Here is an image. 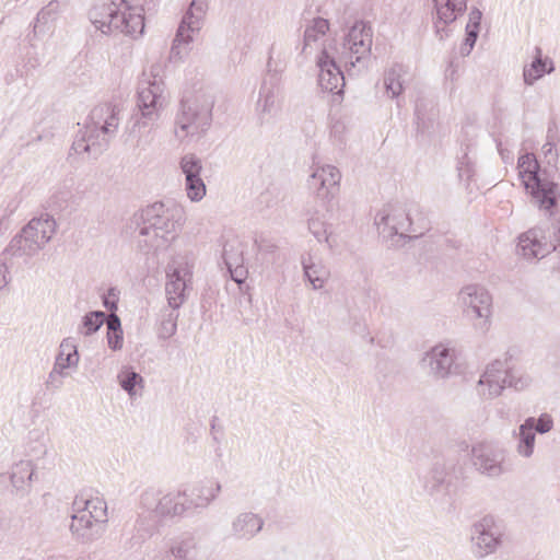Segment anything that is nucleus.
<instances>
[{
    "instance_id": "nucleus-43",
    "label": "nucleus",
    "mask_w": 560,
    "mask_h": 560,
    "mask_svg": "<svg viewBox=\"0 0 560 560\" xmlns=\"http://www.w3.org/2000/svg\"><path fill=\"white\" fill-rule=\"evenodd\" d=\"M68 0H51L45 8H43L38 14L37 20L45 23L54 21L58 11L63 8L66 9Z\"/></svg>"
},
{
    "instance_id": "nucleus-16",
    "label": "nucleus",
    "mask_w": 560,
    "mask_h": 560,
    "mask_svg": "<svg viewBox=\"0 0 560 560\" xmlns=\"http://www.w3.org/2000/svg\"><path fill=\"white\" fill-rule=\"evenodd\" d=\"M208 10L207 0H192L188 10L184 14L177 28L173 45L171 47L172 59H183L188 52L187 46L194 40L202 26Z\"/></svg>"
},
{
    "instance_id": "nucleus-27",
    "label": "nucleus",
    "mask_w": 560,
    "mask_h": 560,
    "mask_svg": "<svg viewBox=\"0 0 560 560\" xmlns=\"http://www.w3.org/2000/svg\"><path fill=\"white\" fill-rule=\"evenodd\" d=\"M70 342L69 338H65L60 343V353L56 358L52 371L47 381V386L57 389L62 384V378L69 375L70 368Z\"/></svg>"
},
{
    "instance_id": "nucleus-47",
    "label": "nucleus",
    "mask_w": 560,
    "mask_h": 560,
    "mask_svg": "<svg viewBox=\"0 0 560 560\" xmlns=\"http://www.w3.org/2000/svg\"><path fill=\"white\" fill-rule=\"evenodd\" d=\"M228 270L231 275V278L237 283H242L247 277V269L245 268L244 262L232 265L231 268H228Z\"/></svg>"
},
{
    "instance_id": "nucleus-7",
    "label": "nucleus",
    "mask_w": 560,
    "mask_h": 560,
    "mask_svg": "<svg viewBox=\"0 0 560 560\" xmlns=\"http://www.w3.org/2000/svg\"><path fill=\"white\" fill-rule=\"evenodd\" d=\"M107 523V504L92 490L82 491L72 501V532L83 544L97 540Z\"/></svg>"
},
{
    "instance_id": "nucleus-49",
    "label": "nucleus",
    "mask_w": 560,
    "mask_h": 560,
    "mask_svg": "<svg viewBox=\"0 0 560 560\" xmlns=\"http://www.w3.org/2000/svg\"><path fill=\"white\" fill-rule=\"evenodd\" d=\"M117 302H118L117 290L115 288H110L107 291V294L104 296V305H105V307H107L109 311L113 312V311L117 310Z\"/></svg>"
},
{
    "instance_id": "nucleus-29",
    "label": "nucleus",
    "mask_w": 560,
    "mask_h": 560,
    "mask_svg": "<svg viewBox=\"0 0 560 560\" xmlns=\"http://www.w3.org/2000/svg\"><path fill=\"white\" fill-rule=\"evenodd\" d=\"M533 417L527 418L514 432L517 439L516 453L524 458H529L534 454L536 434L532 430Z\"/></svg>"
},
{
    "instance_id": "nucleus-39",
    "label": "nucleus",
    "mask_w": 560,
    "mask_h": 560,
    "mask_svg": "<svg viewBox=\"0 0 560 560\" xmlns=\"http://www.w3.org/2000/svg\"><path fill=\"white\" fill-rule=\"evenodd\" d=\"M119 385L130 397L136 395V385L142 382V377L129 368H124L118 374Z\"/></svg>"
},
{
    "instance_id": "nucleus-4",
    "label": "nucleus",
    "mask_w": 560,
    "mask_h": 560,
    "mask_svg": "<svg viewBox=\"0 0 560 560\" xmlns=\"http://www.w3.org/2000/svg\"><path fill=\"white\" fill-rule=\"evenodd\" d=\"M121 112V104L116 101L96 105L91 110L83 129L79 130L82 133L81 139L72 143V149L77 153H100L116 136Z\"/></svg>"
},
{
    "instance_id": "nucleus-48",
    "label": "nucleus",
    "mask_w": 560,
    "mask_h": 560,
    "mask_svg": "<svg viewBox=\"0 0 560 560\" xmlns=\"http://www.w3.org/2000/svg\"><path fill=\"white\" fill-rule=\"evenodd\" d=\"M481 19L482 12L477 8H472L469 12V19L466 28L479 31Z\"/></svg>"
},
{
    "instance_id": "nucleus-25",
    "label": "nucleus",
    "mask_w": 560,
    "mask_h": 560,
    "mask_svg": "<svg viewBox=\"0 0 560 560\" xmlns=\"http://www.w3.org/2000/svg\"><path fill=\"white\" fill-rule=\"evenodd\" d=\"M221 485L219 482H199L190 490L188 489V502L191 512L206 509L220 493Z\"/></svg>"
},
{
    "instance_id": "nucleus-13",
    "label": "nucleus",
    "mask_w": 560,
    "mask_h": 560,
    "mask_svg": "<svg viewBox=\"0 0 560 560\" xmlns=\"http://www.w3.org/2000/svg\"><path fill=\"white\" fill-rule=\"evenodd\" d=\"M194 265L186 256L173 257L165 267V295L172 310L188 299L192 285Z\"/></svg>"
},
{
    "instance_id": "nucleus-35",
    "label": "nucleus",
    "mask_w": 560,
    "mask_h": 560,
    "mask_svg": "<svg viewBox=\"0 0 560 560\" xmlns=\"http://www.w3.org/2000/svg\"><path fill=\"white\" fill-rule=\"evenodd\" d=\"M244 245L237 237L228 238L223 243L222 259L226 268L244 262Z\"/></svg>"
},
{
    "instance_id": "nucleus-42",
    "label": "nucleus",
    "mask_w": 560,
    "mask_h": 560,
    "mask_svg": "<svg viewBox=\"0 0 560 560\" xmlns=\"http://www.w3.org/2000/svg\"><path fill=\"white\" fill-rule=\"evenodd\" d=\"M307 224L310 232L318 242L328 241L327 224L319 214H313L308 219Z\"/></svg>"
},
{
    "instance_id": "nucleus-9",
    "label": "nucleus",
    "mask_w": 560,
    "mask_h": 560,
    "mask_svg": "<svg viewBox=\"0 0 560 560\" xmlns=\"http://www.w3.org/2000/svg\"><path fill=\"white\" fill-rule=\"evenodd\" d=\"M528 384V376L518 374L508 360H494L487 365L477 383L476 390L482 399H493L500 396L505 387L521 390Z\"/></svg>"
},
{
    "instance_id": "nucleus-12",
    "label": "nucleus",
    "mask_w": 560,
    "mask_h": 560,
    "mask_svg": "<svg viewBox=\"0 0 560 560\" xmlns=\"http://www.w3.org/2000/svg\"><path fill=\"white\" fill-rule=\"evenodd\" d=\"M188 502V489H176L164 492L159 489H147L140 495V506L153 510L164 521L183 518L191 514Z\"/></svg>"
},
{
    "instance_id": "nucleus-55",
    "label": "nucleus",
    "mask_w": 560,
    "mask_h": 560,
    "mask_svg": "<svg viewBox=\"0 0 560 560\" xmlns=\"http://www.w3.org/2000/svg\"><path fill=\"white\" fill-rule=\"evenodd\" d=\"M77 353H78V352H77V349L74 348V349H73V351H72V357H73V355H77Z\"/></svg>"
},
{
    "instance_id": "nucleus-44",
    "label": "nucleus",
    "mask_w": 560,
    "mask_h": 560,
    "mask_svg": "<svg viewBox=\"0 0 560 560\" xmlns=\"http://www.w3.org/2000/svg\"><path fill=\"white\" fill-rule=\"evenodd\" d=\"M175 311L176 310H173L163 318L160 329H159L160 338L168 339L175 335V332L177 330V318H178V314L175 313Z\"/></svg>"
},
{
    "instance_id": "nucleus-15",
    "label": "nucleus",
    "mask_w": 560,
    "mask_h": 560,
    "mask_svg": "<svg viewBox=\"0 0 560 560\" xmlns=\"http://www.w3.org/2000/svg\"><path fill=\"white\" fill-rule=\"evenodd\" d=\"M458 302L464 314L474 320V326L480 332L489 330L492 316V296L479 284H468L458 293Z\"/></svg>"
},
{
    "instance_id": "nucleus-31",
    "label": "nucleus",
    "mask_w": 560,
    "mask_h": 560,
    "mask_svg": "<svg viewBox=\"0 0 560 560\" xmlns=\"http://www.w3.org/2000/svg\"><path fill=\"white\" fill-rule=\"evenodd\" d=\"M303 270L314 290L324 288L330 276L326 266L320 261L315 262L311 258L303 260Z\"/></svg>"
},
{
    "instance_id": "nucleus-3",
    "label": "nucleus",
    "mask_w": 560,
    "mask_h": 560,
    "mask_svg": "<svg viewBox=\"0 0 560 560\" xmlns=\"http://www.w3.org/2000/svg\"><path fill=\"white\" fill-rule=\"evenodd\" d=\"M89 20L105 35L120 33L131 38L144 32V16L140 8H132L125 0H98L89 11Z\"/></svg>"
},
{
    "instance_id": "nucleus-34",
    "label": "nucleus",
    "mask_w": 560,
    "mask_h": 560,
    "mask_svg": "<svg viewBox=\"0 0 560 560\" xmlns=\"http://www.w3.org/2000/svg\"><path fill=\"white\" fill-rule=\"evenodd\" d=\"M34 476L31 460H21L12 467L10 475L12 486L16 490H25Z\"/></svg>"
},
{
    "instance_id": "nucleus-5",
    "label": "nucleus",
    "mask_w": 560,
    "mask_h": 560,
    "mask_svg": "<svg viewBox=\"0 0 560 560\" xmlns=\"http://www.w3.org/2000/svg\"><path fill=\"white\" fill-rule=\"evenodd\" d=\"M214 100L205 92H196L182 100L174 119L173 135L180 144L201 139L212 124Z\"/></svg>"
},
{
    "instance_id": "nucleus-26",
    "label": "nucleus",
    "mask_w": 560,
    "mask_h": 560,
    "mask_svg": "<svg viewBox=\"0 0 560 560\" xmlns=\"http://www.w3.org/2000/svg\"><path fill=\"white\" fill-rule=\"evenodd\" d=\"M555 70V65L551 58L544 57L540 47L534 50V58L529 65L523 69V79L526 85H533L537 80L541 79L545 74L551 73Z\"/></svg>"
},
{
    "instance_id": "nucleus-38",
    "label": "nucleus",
    "mask_w": 560,
    "mask_h": 560,
    "mask_svg": "<svg viewBox=\"0 0 560 560\" xmlns=\"http://www.w3.org/2000/svg\"><path fill=\"white\" fill-rule=\"evenodd\" d=\"M458 179L463 183L466 190L474 191L475 184V166L467 155L459 160L457 165Z\"/></svg>"
},
{
    "instance_id": "nucleus-23",
    "label": "nucleus",
    "mask_w": 560,
    "mask_h": 560,
    "mask_svg": "<svg viewBox=\"0 0 560 560\" xmlns=\"http://www.w3.org/2000/svg\"><path fill=\"white\" fill-rule=\"evenodd\" d=\"M455 359V349L445 345H436L425 353L423 363L427 364L434 377L445 378L453 373Z\"/></svg>"
},
{
    "instance_id": "nucleus-19",
    "label": "nucleus",
    "mask_w": 560,
    "mask_h": 560,
    "mask_svg": "<svg viewBox=\"0 0 560 560\" xmlns=\"http://www.w3.org/2000/svg\"><path fill=\"white\" fill-rule=\"evenodd\" d=\"M340 179L339 170L334 165L326 164L313 168L307 184L318 199L329 200L338 190Z\"/></svg>"
},
{
    "instance_id": "nucleus-10",
    "label": "nucleus",
    "mask_w": 560,
    "mask_h": 560,
    "mask_svg": "<svg viewBox=\"0 0 560 560\" xmlns=\"http://www.w3.org/2000/svg\"><path fill=\"white\" fill-rule=\"evenodd\" d=\"M55 230L56 221L49 214L34 218L11 240L5 252L15 257L34 256L51 238Z\"/></svg>"
},
{
    "instance_id": "nucleus-41",
    "label": "nucleus",
    "mask_w": 560,
    "mask_h": 560,
    "mask_svg": "<svg viewBox=\"0 0 560 560\" xmlns=\"http://www.w3.org/2000/svg\"><path fill=\"white\" fill-rule=\"evenodd\" d=\"M106 319L107 317L104 312H91L83 318L82 332L88 336L97 331Z\"/></svg>"
},
{
    "instance_id": "nucleus-40",
    "label": "nucleus",
    "mask_w": 560,
    "mask_h": 560,
    "mask_svg": "<svg viewBox=\"0 0 560 560\" xmlns=\"http://www.w3.org/2000/svg\"><path fill=\"white\" fill-rule=\"evenodd\" d=\"M185 191L190 201L198 202L202 200L206 196L207 188L201 176L195 179L185 180Z\"/></svg>"
},
{
    "instance_id": "nucleus-45",
    "label": "nucleus",
    "mask_w": 560,
    "mask_h": 560,
    "mask_svg": "<svg viewBox=\"0 0 560 560\" xmlns=\"http://www.w3.org/2000/svg\"><path fill=\"white\" fill-rule=\"evenodd\" d=\"M553 422L551 418L547 415L539 417L538 419L533 418L532 430L536 434L538 433H547L552 429Z\"/></svg>"
},
{
    "instance_id": "nucleus-37",
    "label": "nucleus",
    "mask_w": 560,
    "mask_h": 560,
    "mask_svg": "<svg viewBox=\"0 0 560 560\" xmlns=\"http://www.w3.org/2000/svg\"><path fill=\"white\" fill-rule=\"evenodd\" d=\"M179 168L185 175V180L195 179L201 176L202 162L194 153H187L179 160Z\"/></svg>"
},
{
    "instance_id": "nucleus-17",
    "label": "nucleus",
    "mask_w": 560,
    "mask_h": 560,
    "mask_svg": "<svg viewBox=\"0 0 560 560\" xmlns=\"http://www.w3.org/2000/svg\"><path fill=\"white\" fill-rule=\"evenodd\" d=\"M502 538L503 527L501 522L493 515H485L471 526V551L477 558H485L499 549Z\"/></svg>"
},
{
    "instance_id": "nucleus-18",
    "label": "nucleus",
    "mask_w": 560,
    "mask_h": 560,
    "mask_svg": "<svg viewBox=\"0 0 560 560\" xmlns=\"http://www.w3.org/2000/svg\"><path fill=\"white\" fill-rule=\"evenodd\" d=\"M505 458V450L492 442H478L471 447L474 467L488 477H499L508 470Z\"/></svg>"
},
{
    "instance_id": "nucleus-6",
    "label": "nucleus",
    "mask_w": 560,
    "mask_h": 560,
    "mask_svg": "<svg viewBox=\"0 0 560 560\" xmlns=\"http://www.w3.org/2000/svg\"><path fill=\"white\" fill-rule=\"evenodd\" d=\"M375 225L385 236L419 237L429 230L430 222L416 202L389 203L376 213Z\"/></svg>"
},
{
    "instance_id": "nucleus-33",
    "label": "nucleus",
    "mask_w": 560,
    "mask_h": 560,
    "mask_svg": "<svg viewBox=\"0 0 560 560\" xmlns=\"http://www.w3.org/2000/svg\"><path fill=\"white\" fill-rule=\"evenodd\" d=\"M329 31V22L324 18H315L305 26L304 31V47L305 50L307 47L316 44Z\"/></svg>"
},
{
    "instance_id": "nucleus-46",
    "label": "nucleus",
    "mask_w": 560,
    "mask_h": 560,
    "mask_svg": "<svg viewBox=\"0 0 560 560\" xmlns=\"http://www.w3.org/2000/svg\"><path fill=\"white\" fill-rule=\"evenodd\" d=\"M479 31L466 28V38L460 47V54L467 56L472 50L478 38Z\"/></svg>"
},
{
    "instance_id": "nucleus-24",
    "label": "nucleus",
    "mask_w": 560,
    "mask_h": 560,
    "mask_svg": "<svg viewBox=\"0 0 560 560\" xmlns=\"http://www.w3.org/2000/svg\"><path fill=\"white\" fill-rule=\"evenodd\" d=\"M265 521L253 512L237 514L231 523V536L240 540L253 539L264 527Z\"/></svg>"
},
{
    "instance_id": "nucleus-21",
    "label": "nucleus",
    "mask_w": 560,
    "mask_h": 560,
    "mask_svg": "<svg viewBox=\"0 0 560 560\" xmlns=\"http://www.w3.org/2000/svg\"><path fill=\"white\" fill-rule=\"evenodd\" d=\"M200 553V538L191 530H185L172 537L163 560H197Z\"/></svg>"
},
{
    "instance_id": "nucleus-22",
    "label": "nucleus",
    "mask_w": 560,
    "mask_h": 560,
    "mask_svg": "<svg viewBox=\"0 0 560 560\" xmlns=\"http://www.w3.org/2000/svg\"><path fill=\"white\" fill-rule=\"evenodd\" d=\"M282 93L275 75L265 79L259 91L257 113L261 122H268L281 110Z\"/></svg>"
},
{
    "instance_id": "nucleus-1",
    "label": "nucleus",
    "mask_w": 560,
    "mask_h": 560,
    "mask_svg": "<svg viewBox=\"0 0 560 560\" xmlns=\"http://www.w3.org/2000/svg\"><path fill=\"white\" fill-rule=\"evenodd\" d=\"M186 212L176 202H154L132 218L138 247L149 254L165 250L177 238Z\"/></svg>"
},
{
    "instance_id": "nucleus-30",
    "label": "nucleus",
    "mask_w": 560,
    "mask_h": 560,
    "mask_svg": "<svg viewBox=\"0 0 560 560\" xmlns=\"http://www.w3.org/2000/svg\"><path fill=\"white\" fill-rule=\"evenodd\" d=\"M433 1L435 3L438 19L445 25L453 23L457 15L463 14L467 8V0H445L444 2H440L439 0Z\"/></svg>"
},
{
    "instance_id": "nucleus-53",
    "label": "nucleus",
    "mask_w": 560,
    "mask_h": 560,
    "mask_svg": "<svg viewBox=\"0 0 560 560\" xmlns=\"http://www.w3.org/2000/svg\"><path fill=\"white\" fill-rule=\"evenodd\" d=\"M50 202H51V206H56L57 208H60V209H67L68 207V201L67 200H63L65 202V206H62L61 203H59V196H54L51 199H50Z\"/></svg>"
},
{
    "instance_id": "nucleus-28",
    "label": "nucleus",
    "mask_w": 560,
    "mask_h": 560,
    "mask_svg": "<svg viewBox=\"0 0 560 560\" xmlns=\"http://www.w3.org/2000/svg\"><path fill=\"white\" fill-rule=\"evenodd\" d=\"M140 509L141 512L136 520L135 530L141 539H148L159 532L164 520L151 509L141 506Z\"/></svg>"
},
{
    "instance_id": "nucleus-50",
    "label": "nucleus",
    "mask_w": 560,
    "mask_h": 560,
    "mask_svg": "<svg viewBox=\"0 0 560 560\" xmlns=\"http://www.w3.org/2000/svg\"><path fill=\"white\" fill-rule=\"evenodd\" d=\"M11 520L5 516L3 512L0 511V541L5 537L7 533L10 529Z\"/></svg>"
},
{
    "instance_id": "nucleus-54",
    "label": "nucleus",
    "mask_w": 560,
    "mask_h": 560,
    "mask_svg": "<svg viewBox=\"0 0 560 560\" xmlns=\"http://www.w3.org/2000/svg\"><path fill=\"white\" fill-rule=\"evenodd\" d=\"M48 560H68V558L65 556H52L49 557Z\"/></svg>"
},
{
    "instance_id": "nucleus-8",
    "label": "nucleus",
    "mask_w": 560,
    "mask_h": 560,
    "mask_svg": "<svg viewBox=\"0 0 560 560\" xmlns=\"http://www.w3.org/2000/svg\"><path fill=\"white\" fill-rule=\"evenodd\" d=\"M166 103L165 84L160 77V67L152 66L150 73L144 74L138 85L137 106L140 118L136 120L135 126L154 124L160 119Z\"/></svg>"
},
{
    "instance_id": "nucleus-2",
    "label": "nucleus",
    "mask_w": 560,
    "mask_h": 560,
    "mask_svg": "<svg viewBox=\"0 0 560 560\" xmlns=\"http://www.w3.org/2000/svg\"><path fill=\"white\" fill-rule=\"evenodd\" d=\"M371 48V28L362 21L355 22L345 36L341 45L336 48V56H330L326 49H323L318 56V83L320 88L330 93H342L345 77L337 61L345 66L354 67L370 56Z\"/></svg>"
},
{
    "instance_id": "nucleus-32",
    "label": "nucleus",
    "mask_w": 560,
    "mask_h": 560,
    "mask_svg": "<svg viewBox=\"0 0 560 560\" xmlns=\"http://www.w3.org/2000/svg\"><path fill=\"white\" fill-rule=\"evenodd\" d=\"M406 74L405 68L401 65H394L384 74V88L386 94L390 98L398 97L402 91V78Z\"/></svg>"
},
{
    "instance_id": "nucleus-36",
    "label": "nucleus",
    "mask_w": 560,
    "mask_h": 560,
    "mask_svg": "<svg viewBox=\"0 0 560 560\" xmlns=\"http://www.w3.org/2000/svg\"><path fill=\"white\" fill-rule=\"evenodd\" d=\"M107 325V343L108 347L116 351L122 348V329L119 317L115 313H110L106 319Z\"/></svg>"
},
{
    "instance_id": "nucleus-14",
    "label": "nucleus",
    "mask_w": 560,
    "mask_h": 560,
    "mask_svg": "<svg viewBox=\"0 0 560 560\" xmlns=\"http://www.w3.org/2000/svg\"><path fill=\"white\" fill-rule=\"evenodd\" d=\"M560 247V221L535 226L518 236L517 250L527 260L541 259Z\"/></svg>"
},
{
    "instance_id": "nucleus-20",
    "label": "nucleus",
    "mask_w": 560,
    "mask_h": 560,
    "mask_svg": "<svg viewBox=\"0 0 560 560\" xmlns=\"http://www.w3.org/2000/svg\"><path fill=\"white\" fill-rule=\"evenodd\" d=\"M453 469L454 464L452 462L444 459L434 462L424 481V488L431 497L442 502H450Z\"/></svg>"
},
{
    "instance_id": "nucleus-51",
    "label": "nucleus",
    "mask_w": 560,
    "mask_h": 560,
    "mask_svg": "<svg viewBox=\"0 0 560 560\" xmlns=\"http://www.w3.org/2000/svg\"><path fill=\"white\" fill-rule=\"evenodd\" d=\"M542 153L545 154L546 158H548V162L550 163L551 161H556L557 159V152H556V149H555V144L550 141H547L544 145H542Z\"/></svg>"
},
{
    "instance_id": "nucleus-52",
    "label": "nucleus",
    "mask_w": 560,
    "mask_h": 560,
    "mask_svg": "<svg viewBox=\"0 0 560 560\" xmlns=\"http://www.w3.org/2000/svg\"><path fill=\"white\" fill-rule=\"evenodd\" d=\"M8 268L4 264H0V290L5 288L9 283Z\"/></svg>"
},
{
    "instance_id": "nucleus-11",
    "label": "nucleus",
    "mask_w": 560,
    "mask_h": 560,
    "mask_svg": "<svg viewBox=\"0 0 560 560\" xmlns=\"http://www.w3.org/2000/svg\"><path fill=\"white\" fill-rule=\"evenodd\" d=\"M518 174L528 192L533 196L539 208L550 209L555 206L558 185L549 180L545 173L539 171L534 154L526 153L518 159Z\"/></svg>"
}]
</instances>
